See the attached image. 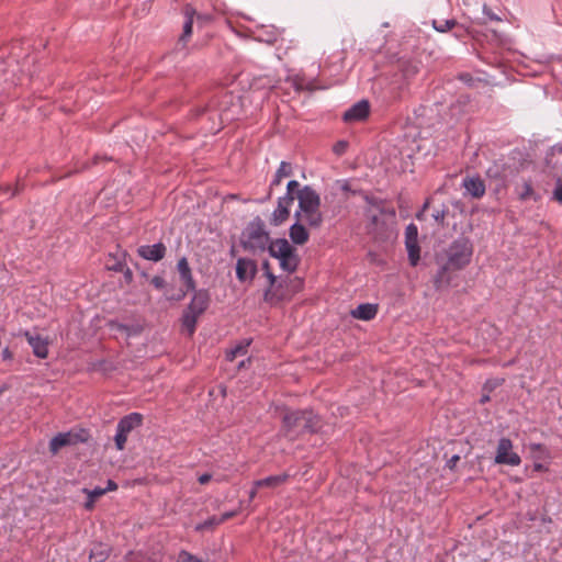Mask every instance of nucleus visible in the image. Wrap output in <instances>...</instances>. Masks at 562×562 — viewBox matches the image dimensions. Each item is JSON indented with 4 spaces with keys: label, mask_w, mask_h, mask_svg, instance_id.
I'll return each instance as SVG.
<instances>
[{
    "label": "nucleus",
    "mask_w": 562,
    "mask_h": 562,
    "mask_svg": "<svg viewBox=\"0 0 562 562\" xmlns=\"http://www.w3.org/2000/svg\"><path fill=\"white\" fill-rule=\"evenodd\" d=\"M297 209L294 218L305 222L310 227H319L323 223L321 212V196L310 186H304L296 193Z\"/></svg>",
    "instance_id": "1"
},
{
    "label": "nucleus",
    "mask_w": 562,
    "mask_h": 562,
    "mask_svg": "<svg viewBox=\"0 0 562 562\" xmlns=\"http://www.w3.org/2000/svg\"><path fill=\"white\" fill-rule=\"evenodd\" d=\"M319 427V418L312 411H286L282 418L281 431L294 439L303 432H314Z\"/></svg>",
    "instance_id": "2"
},
{
    "label": "nucleus",
    "mask_w": 562,
    "mask_h": 562,
    "mask_svg": "<svg viewBox=\"0 0 562 562\" xmlns=\"http://www.w3.org/2000/svg\"><path fill=\"white\" fill-rule=\"evenodd\" d=\"M473 256V244L464 236L454 239L448 250V266L453 269H462L471 262Z\"/></svg>",
    "instance_id": "3"
},
{
    "label": "nucleus",
    "mask_w": 562,
    "mask_h": 562,
    "mask_svg": "<svg viewBox=\"0 0 562 562\" xmlns=\"http://www.w3.org/2000/svg\"><path fill=\"white\" fill-rule=\"evenodd\" d=\"M268 249L270 255L280 261V266L283 270L293 272L296 269L299 257L295 254V249L286 239L271 241Z\"/></svg>",
    "instance_id": "4"
},
{
    "label": "nucleus",
    "mask_w": 562,
    "mask_h": 562,
    "mask_svg": "<svg viewBox=\"0 0 562 562\" xmlns=\"http://www.w3.org/2000/svg\"><path fill=\"white\" fill-rule=\"evenodd\" d=\"M269 234L259 224H251L243 234V246L245 249L257 251L269 247Z\"/></svg>",
    "instance_id": "5"
},
{
    "label": "nucleus",
    "mask_w": 562,
    "mask_h": 562,
    "mask_svg": "<svg viewBox=\"0 0 562 562\" xmlns=\"http://www.w3.org/2000/svg\"><path fill=\"white\" fill-rule=\"evenodd\" d=\"M513 441L509 438H501L497 443L494 462L496 464L518 467L521 463V458L513 451Z\"/></svg>",
    "instance_id": "6"
},
{
    "label": "nucleus",
    "mask_w": 562,
    "mask_h": 562,
    "mask_svg": "<svg viewBox=\"0 0 562 562\" xmlns=\"http://www.w3.org/2000/svg\"><path fill=\"white\" fill-rule=\"evenodd\" d=\"M85 440L86 438L82 432H59L50 439L49 450L53 453H57L63 447L76 445Z\"/></svg>",
    "instance_id": "7"
},
{
    "label": "nucleus",
    "mask_w": 562,
    "mask_h": 562,
    "mask_svg": "<svg viewBox=\"0 0 562 562\" xmlns=\"http://www.w3.org/2000/svg\"><path fill=\"white\" fill-rule=\"evenodd\" d=\"M293 204L290 195H283L278 199V204L270 217V224L279 226L283 224L290 216V210Z\"/></svg>",
    "instance_id": "8"
},
{
    "label": "nucleus",
    "mask_w": 562,
    "mask_h": 562,
    "mask_svg": "<svg viewBox=\"0 0 562 562\" xmlns=\"http://www.w3.org/2000/svg\"><path fill=\"white\" fill-rule=\"evenodd\" d=\"M24 337L31 346L33 353L41 359H45L48 356V338L43 337L37 333L25 331Z\"/></svg>",
    "instance_id": "9"
},
{
    "label": "nucleus",
    "mask_w": 562,
    "mask_h": 562,
    "mask_svg": "<svg viewBox=\"0 0 562 562\" xmlns=\"http://www.w3.org/2000/svg\"><path fill=\"white\" fill-rule=\"evenodd\" d=\"M257 273V265L254 260L239 258L236 263V277L240 282L251 281Z\"/></svg>",
    "instance_id": "10"
},
{
    "label": "nucleus",
    "mask_w": 562,
    "mask_h": 562,
    "mask_svg": "<svg viewBox=\"0 0 562 562\" xmlns=\"http://www.w3.org/2000/svg\"><path fill=\"white\" fill-rule=\"evenodd\" d=\"M370 105L368 101H359L344 113L345 122H359L369 115Z\"/></svg>",
    "instance_id": "11"
},
{
    "label": "nucleus",
    "mask_w": 562,
    "mask_h": 562,
    "mask_svg": "<svg viewBox=\"0 0 562 562\" xmlns=\"http://www.w3.org/2000/svg\"><path fill=\"white\" fill-rule=\"evenodd\" d=\"M210 303V295L206 291H196L187 307L190 313L198 315L199 317L206 311Z\"/></svg>",
    "instance_id": "12"
},
{
    "label": "nucleus",
    "mask_w": 562,
    "mask_h": 562,
    "mask_svg": "<svg viewBox=\"0 0 562 562\" xmlns=\"http://www.w3.org/2000/svg\"><path fill=\"white\" fill-rule=\"evenodd\" d=\"M138 255L150 261H159L165 257L166 247L162 243H157L154 245H145L140 246L137 250Z\"/></svg>",
    "instance_id": "13"
},
{
    "label": "nucleus",
    "mask_w": 562,
    "mask_h": 562,
    "mask_svg": "<svg viewBox=\"0 0 562 562\" xmlns=\"http://www.w3.org/2000/svg\"><path fill=\"white\" fill-rule=\"evenodd\" d=\"M307 224L295 220L294 224L290 227L289 236L291 240L296 245H304L310 238Z\"/></svg>",
    "instance_id": "14"
},
{
    "label": "nucleus",
    "mask_w": 562,
    "mask_h": 562,
    "mask_svg": "<svg viewBox=\"0 0 562 562\" xmlns=\"http://www.w3.org/2000/svg\"><path fill=\"white\" fill-rule=\"evenodd\" d=\"M463 188L475 199L482 198L485 193V184L479 177L465 178L463 180Z\"/></svg>",
    "instance_id": "15"
},
{
    "label": "nucleus",
    "mask_w": 562,
    "mask_h": 562,
    "mask_svg": "<svg viewBox=\"0 0 562 562\" xmlns=\"http://www.w3.org/2000/svg\"><path fill=\"white\" fill-rule=\"evenodd\" d=\"M143 417L138 413H131L126 416H124L119 423H117V430L121 432L130 434L133 429L142 425Z\"/></svg>",
    "instance_id": "16"
},
{
    "label": "nucleus",
    "mask_w": 562,
    "mask_h": 562,
    "mask_svg": "<svg viewBox=\"0 0 562 562\" xmlns=\"http://www.w3.org/2000/svg\"><path fill=\"white\" fill-rule=\"evenodd\" d=\"M177 269L180 274V279L184 283L187 290H194L195 283L192 277L191 268L186 257H182L178 261Z\"/></svg>",
    "instance_id": "17"
},
{
    "label": "nucleus",
    "mask_w": 562,
    "mask_h": 562,
    "mask_svg": "<svg viewBox=\"0 0 562 562\" xmlns=\"http://www.w3.org/2000/svg\"><path fill=\"white\" fill-rule=\"evenodd\" d=\"M378 306L375 304H360L351 311V316L361 321H371L376 316Z\"/></svg>",
    "instance_id": "18"
},
{
    "label": "nucleus",
    "mask_w": 562,
    "mask_h": 562,
    "mask_svg": "<svg viewBox=\"0 0 562 562\" xmlns=\"http://www.w3.org/2000/svg\"><path fill=\"white\" fill-rule=\"evenodd\" d=\"M186 22L183 24V31L179 38V43L183 46L188 43L189 38L192 35V25H193V15L194 10L191 7H187L184 9Z\"/></svg>",
    "instance_id": "19"
},
{
    "label": "nucleus",
    "mask_w": 562,
    "mask_h": 562,
    "mask_svg": "<svg viewBox=\"0 0 562 562\" xmlns=\"http://www.w3.org/2000/svg\"><path fill=\"white\" fill-rule=\"evenodd\" d=\"M288 480L286 474L271 475L261 480L255 481V487H277Z\"/></svg>",
    "instance_id": "20"
},
{
    "label": "nucleus",
    "mask_w": 562,
    "mask_h": 562,
    "mask_svg": "<svg viewBox=\"0 0 562 562\" xmlns=\"http://www.w3.org/2000/svg\"><path fill=\"white\" fill-rule=\"evenodd\" d=\"M393 220H394V213H392V214H390L387 216V221H382L381 228H380V226H379L380 225L379 216H373V218H372V222H373V225H374L373 232L376 235H385V234H387L390 231H392Z\"/></svg>",
    "instance_id": "21"
},
{
    "label": "nucleus",
    "mask_w": 562,
    "mask_h": 562,
    "mask_svg": "<svg viewBox=\"0 0 562 562\" xmlns=\"http://www.w3.org/2000/svg\"><path fill=\"white\" fill-rule=\"evenodd\" d=\"M292 173V167L291 164L286 161H282L276 171L274 178L272 179L270 183V190H272L273 187L279 186L284 177H289Z\"/></svg>",
    "instance_id": "22"
},
{
    "label": "nucleus",
    "mask_w": 562,
    "mask_h": 562,
    "mask_svg": "<svg viewBox=\"0 0 562 562\" xmlns=\"http://www.w3.org/2000/svg\"><path fill=\"white\" fill-rule=\"evenodd\" d=\"M109 557V549L102 543L94 544L90 551V562H104Z\"/></svg>",
    "instance_id": "23"
},
{
    "label": "nucleus",
    "mask_w": 562,
    "mask_h": 562,
    "mask_svg": "<svg viewBox=\"0 0 562 562\" xmlns=\"http://www.w3.org/2000/svg\"><path fill=\"white\" fill-rule=\"evenodd\" d=\"M198 318V315L190 313L188 310L184 311L182 315V326L188 331L189 336L193 335L195 331Z\"/></svg>",
    "instance_id": "24"
},
{
    "label": "nucleus",
    "mask_w": 562,
    "mask_h": 562,
    "mask_svg": "<svg viewBox=\"0 0 562 562\" xmlns=\"http://www.w3.org/2000/svg\"><path fill=\"white\" fill-rule=\"evenodd\" d=\"M518 196L521 201H527V200L538 201L539 200V195L535 192L531 183L527 182V181H525L521 184V187L518 191Z\"/></svg>",
    "instance_id": "25"
},
{
    "label": "nucleus",
    "mask_w": 562,
    "mask_h": 562,
    "mask_svg": "<svg viewBox=\"0 0 562 562\" xmlns=\"http://www.w3.org/2000/svg\"><path fill=\"white\" fill-rule=\"evenodd\" d=\"M249 345L250 340H244L239 342L238 345H236L234 348L226 352V359L228 361H234L236 357L245 355Z\"/></svg>",
    "instance_id": "26"
},
{
    "label": "nucleus",
    "mask_w": 562,
    "mask_h": 562,
    "mask_svg": "<svg viewBox=\"0 0 562 562\" xmlns=\"http://www.w3.org/2000/svg\"><path fill=\"white\" fill-rule=\"evenodd\" d=\"M409 263L415 267L420 258V248L418 241L405 244Z\"/></svg>",
    "instance_id": "27"
},
{
    "label": "nucleus",
    "mask_w": 562,
    "mask_h": 562,
    "mask_svg": "<svg viewBox=\"0 0 562 562\" xmlns=\"http://www.w3.org/2000/svg\"><path fill=\"white\" fill-rule=\"evenodd\" d=\"M456 25H457V21L453 19L441 20V21L434 20V22H432L434 29L438 32H447L448 30L453 29Z\"/></svg>",
    "instance_id": "28"
},
{
    "label": "nucleus",
    "mask_w": 562,
    "mask_h": 562,
    "mask_svg": "<svg viewBox=\"0 0 562 562\" xmlns=\"http://www.w3.org/2000/svg\"><path fill=\"white\" fill-rule=\"evenodd\" d=\"M221 525L217 516H212L205 521L195 526L196 531L212 530L214 527Z\"/></svg>",
    "instance_id": "29"
},
{
    "label": "nucleus",
    "mask_w": 562,
    "mask_h": 562,
    "mask_svg": "<svg viewBox=\"0 0 562 562\" xmlns=\"http://www.w3.org/2000/svg\"><path fill=\"white\" fill-rule=\"evenodd\" d=\"M418 241V229L415 224H409L405 229V244Z\"/></svg>",
    "instance_id": "30"
},
{
    "label": "nucleus",
    "mask_w": 562,
    "mask_h": 562,
    "mask_svg": "<svg viewBox=\"0 0 562 562\" xmlns=\"http://www.w3.org/2000/svg\"><path fill=\"white\" fill-rule=\"evenodd\" d=\"M300 183L296 180H291L286 184V193L284 195H290L292 198V201L296 199V193L299 190H301Z\"/></svg>",
    "instance_id": "31"
},
{
    "label": "nucleus",
    "mask_w": 562,
    "mask_h": 562,
    "mask_svg": "<svg viewBox=\"0 0 562 562\" xmlns=\"http://www.w3.org/2000/svg\"><path fill=\"white\" fill-rule=\"evenodd\" d=\"M82 492L87 495V497L98 499L101 496H103L106 493V490H103L102 487H94L92 490L83 488Z\"/></svg>",
    "instance_id": "32"
},
{
    "label": "nucleus",
    "mask_w": 562,
    "mask_h": 562,
    "mask_svg": "<svg viewBox=\"0 0 562 562\" xmlns=\"http://www.w3.org/2000/svg\"><path fill=\"white\" fill-rule=\"evenodd\" d=\"M127 434L125 432H121L120 430L116 429V435L114 437V441H115V447L117 450H123L124 447H125V443L127 441Z\"/></svg>",
    "instance_id": "33"
},
{
    "label": "nucleus",
    "mask_w": 562,
    "mask_h": 562,
    "mask_svg": "<svg viewBox=\"0 0 562 562\" xmlns=\"http://www.w3.org/2000/svg\"><path fill=\"white\" fill-rule=\"evenodd\" d=\"M241 507H243V502L239 503L238 509L224 513L222 516L218 517L220 524H223L224 521L235 517L240 512Z\"/></svg>",
    "instance_id": "34"
},
{
    "label": "nucleus",
    "mask_w": 562,
    "mask_h": 562,
    "mask_svg": "<svg viewBox=\"0 0 562 562\" xmlns=\"http://www.w3.org/2000/svg\"><path fill=\"white\" fill-rule=\"evenodd\" d=\"M180 559H181V562H202L200 559H198L196 557L192 555V554H189L187 552H182L180 554Z\"/></svg>",
    "instance_id": "35"
},
{
    "label": "nucleus",
    "mask_w": 562,
    "mask_h": 562,
    "mask_svg": "<svg viewBox=\"0 0 562 562\" xmlns=\"http://www.w3.org/2000/svg\"><path fill=\"white\" fill-rule=\"evenodd\" d=\"M151 284L156 288V289H162L165 286V279L159 277V276H155L153 279H151Z\"/></svg>",
    "instance_id": "36"
},
{
    "label": "nucleus",
    "mask_w": 562,
    "mask_h": 562,
    "mask_svg": "<svg viewBox=\"0 0 562 562\" xmlns=\"http://www.w3.org/2000/svg\"><path fill=\"white\" fill-rule=\"evenodd\" d=\"M460 460V457L458 454L452 456L446 463L447 468L450 470H453Z\"/></svg>",
    "instance_id": "37"
},
{
    "label": "nucleus",
    "mask_w": 562,
    "mask_h": 562,
    "mask_svg": "<svg viewBox=\"0 0 562 562\" xmlns=\"http://www.w3.org/2000/svg\"><path fill=\"white\" fill-rule=\"evenodd\" d=\"M1 357L4 361L11 360L13 358V353L9 348H4L1 351Z\"/></svg>",
    "instance_id": "38"
},
{
    "label": "nucleus",
    "mask_w": 562,
    "mask_h": 562,
    "mask_svg": "<svg viewBox=\"0 0 562 562\" xmlns=\"http://www.w3.org/2000/svg\"><path fill=\"white\" fill-rule=\"evenodd\" d=\"M211 479H212L211 474L204 473L199 476L198 481L200 482V484H206L211 481Z\"/></svg>",
    "instance_id": "39"
},
{
    "label": "nucleus",
    "mask_w": 562,
    "mask_h": 562,
    "mask_svg": "<svg viewBox=\"0 0 562 562\" xmlns=\"http://www.w3.org/2000/svg\"><path fill=\"white\" fill-rule=\"evenodd\" d=\"M103 490H106V493L108 492H112V491H116L117 490V484L114 481L109 480L108 484H106V487H104Z\"/></svg>",
    "instance_id": "40"
},
{
    "label": "nucleus",
    "mask_w": 562,
    "mask_h": 562,
    "mask_svg": "<svg viewBox=\"0 0 562 562\" xmlns=\"http://www.w3.org/2000/svg\"><path fill=\"white\" fill-rule=\"evenodd\" d=\"M95 499L88 497L87 502L83 504L85 509L92 510L94 508Z\"/></svg>",
    "instance_id": "41"
},
{
    "label": "nucleus",
    "mask_w": 562,
    "mask_h": 562,
    "mask_svg": "<svg viewBox=\"0 0 562 562\" xmlns=\"http://www.w3.org/2000/svg\"><path fill=\"white\" fill-rule=\"evenodd\" d=\"M345 147H346V144H345V143H338V144L335 146L334 150H335V153H337V154H342V153H344V150H345Z\"/></svg>",
    "instance_id": "42"
},
{
    "label": "nucleus",
    "mask_w": 562,
    "mask_h": 562,
    "mask_svg": "<svg viewBox=\"0 0 562 562\" xmlns=\"http://www.w3.org/2000/svg\"><path fill=\"white\" fill-rule=\"evenodd\" d=\"M258 488L259 487H255V485H254L252 488L250 490V492H249V501L250 502L256 497Z\"/></svg>",
    "instance_id": "43"
},
{
    "label": "nucleus",
    "mask_w": 562,
    "mask_h": 562,
    "mask_svg": "<svg viewBox=\"0 0 562 562\" xmlns=\"http://www.w3.org/2000/svg\"><path fill=\"white\" fill-rule=\"evenodd\" d=\"M265 299H266V301H270V302H272V301H273V299H272V296H271V292H270V291H267V292L265 293Z\"/></svg>",
    "instance_id": "44"
},
{
    "label": "nucleus",
    "mask_w": 562,
    "mask_h": 562,
    "mask_svg": "<svg viewBox=\"0 0 562 562\" xmlns=\"http://www.w3.org/2000/svg\"><path fill=\"white\" fill-rule=\"evenodd\" d=\"M533 468H535L536 471H543L544 470V467L541 463H536L533 465Z\"/></svg>",
    "instance_id": "45"
},
{
    "label": "nucleus",
    "mask_w": 562,
    "mask_h": 562,
    "mask_svg": "<svg viewBox=\"0 0 562 562\" xmlns=\"http://www.w3.org/2000/svg\"><path fill=\"white\" fill-rule=\"evenodd\" d=\"M267 276H268V278H269V280H270V283H271V284H273V283H274V281H276L274 276H273L272 273H270V272H267Z\"/></svg>",
    "instance_id": "46"
},
{
    "label": "nucleus",
    "mask_w": 562,
    "mask_h": 562,
    "mask_svg": "<svg viewBox=\"0 0 562 562\" xmlns=\"http://www.w3.org/2000/svg\"><path fill=\"white\" fill-rule=\"evenodd\" d=\"M488 401H490V396H488V395H483V396L481 397V403H483V404H484V403H486V402H488Z\"/></svg>",
    "instance_id": "47"
},
{
    "label": "nucleus",
    "mask_w": 562,
    "mask_h": 562,
    "mask_svg": "<svg viewBox=\"0 0 562 562\" xmlns=\"http://www.w3.org/2000/svg\"><path fill=\"white\" fill-rule=\"evenodd\" d=\"M125 278L128 279V280L132 279V271L130 269L126 270Z\"/></svg>",
    "instance_id": "48"
},
{
    "label": "nucleus",
    "mask_w": 562,
    "mask_h": 562,
    "mask_svg": "<svg viewBox=\"0 0 562 562\" xmlns=\"http://www.w3.org/2000/svg\"><path fill=\"white\" fill-rule=\"evenodd\" d=\"M186 296V291H181L180 294L177 296V300H181Z\"/></svg>",
    "instance_id": "49"
},
{
    "label": "nucleus",
    "mask_w": 562,
    "mask_h": 562,
    "mask_svg": "<svg viewBox=\"0 0 562 562\" xmlns=\"http://www.w3.org/2000/svg\"><path fill=\"white\" fill-rule=\"evenodd\" d=\"M112 269L116 270V271H120L122 270V265L121 263H117L115 265Z\"/></svg>",
    "instance_id": "50"
},
{
    "label": "nucleus",
    "mask_w": 562,
    "mask_h": 562,
    "mask_svg": "<svg viewBox=\"0 0 562 562\" xmlns=\"http://www.w3.org/2000/svg\"><path fill=\"white\" fill-rule=\"evenodd\" d=\"M491 19H495V20H499L497 16L495 15H491Z\"/></svg>",
    "instance_id": "51"
}]
</instances>
